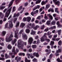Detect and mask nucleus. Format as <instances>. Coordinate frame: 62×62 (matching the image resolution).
<instances>
[{"label": "nucleus", "mask_w": 62, "mask_h": 62, "mask_svg": "<svg viewBox=\"0 0 62 62\" xmlns=\"http://www.w3.org/2000/svg\"><path fill=\"white\" fill-rule=\"evenodd\" d=\"M12 7H11L5 13V17H7V18L8 17L9 15V14H10V12H11V9H12Z\"/></svg>", "instance_id": "1"}, {"label": "nucleus", "mask_w": 62, "mask_h": 62, "mask_svg": "<svg viewBox=\"0 0 62 62\" xmlns=\"http://www.w3.org/2000/svg\"><path fill=\"white\" fill-rule=\"evenodd\" d=\"M13 38V35L12 34H11L8 37V39L7 38L6 39V42H10L13 39V38Z\"/></svg>", "instance_id": "2"}, {"label": "nucleus", "mask_w": 62, "mask_h": 62, "mask_svg": "<svg viewBox=\"0 0 62 62\" xmlns=\"http://www.w3.org/2000/svg\"><path fill=\"white\" fill-rule=\"evenodd\" d=\"M23 41H22V40L21 39H20L18 40L17 42L18 45L17 47L19 48H21V46L22 45V42Z\"/></svg>", "instance_id": "3"}, {"label": "nucleus", "mask_w": 62, "mask_h": 62, "mask_svg": "<svg viewBox=\"0 0 62 62\" xmlns=\"http://www.w3.org/2000/svg\"><path fill=\"white\" fill-rule=\"evenodd\" d=\"M19 31V30L18 29H17L16 31L15 32V35L14 36V37H15L16 38L18 39V31Z\"/></svg>", "instance_id": "4"}, {"label": "nucleus", "mask_w": 62, "mask_h": 62, "mask_svg": "<svg viewBox=\"0 0 62 62\" xmlns=\"http://www.w3.org/2000/svg\"><path fill=\"white\" fill-rule=\"evenodd\" d=\"M12 20H11L9 21L8 22L9 23V27L12 28L13 27V24H12Z\"/></svg>", "instance_id": "5"}, {"label": "nucleus", "mask_w": 62, "mask_h": 62, "mask_svg": "<svg viewBox=\"0 0 62 62\" xmlns=\"http://www.w3.org/2000/svg\"><path fill=\"white\" fill-rule=\"evenodd\" d=\"M33 41V39L32 37H30L29 38V40L28 41V42L30 44H31L32 42Z\"/></svg>", "instance_id": "6"}, {"label": "nucleus", "mask_w": 62, "mask_h": 62, "mask_svg": "<svg viewBox=\"0 0 62 62\" xmlns=\"http://www.w3.org/2000/svg\"><path fill=\"white\" fill-rule=\"evenodd\" d=\"M57 0H53V1L54 3H55L56 5H57V6H59V4H60V2L59 1H58L57 2H55Z\"/></svg>", "instance_id": "7"}, {"label": "nucleus", "mask_w": 62, "mask_h": 62, "mask_svg": "<svg viewBox=\"0 0 62 62\" xmlns=\"http://www.w3.org/2000/svg\"><path fill=\"white\" fill-rule=\"evenodd\" d=\"M50 5L49 4H46V5L45 8V10H47L50 7Z\"/></svg>", "instance_id": "8"}, {"label": "nucleus", "mask_w": 62, "mask_h": 62, "mask_svg": "<svg viewBox=\"0 0 62 62\" xmlns=\"http://www.w3.org/2000/svg\"><path fill=\"white\" fill-rule=\"evenodd\" d=\"M23 35V37L24 39H27V36L24 33H23L22 34Z\"/></svg>", "instance_id": "9"}, {"label": "nucleus", "mask_w": 62, "mask_h": 62, "mask_svg": "<svg viewBox=\"0 0 62 62\" xmlns=\"http://www.w3.org/2000/svg\"><path fill=\"white\" fill-rule=\"evenodd\" d=\"M33 55L34 56H36L37 57H39V54L38 53L34 52L33 53Z\"/></svg>", "instance_id": "10"}, {"label": "nucleus", "mask_w": 62, "mask_h": 62, "mask_svg": "<svg viewBox=\"0 0 62 62\" xmlns=\"http://www.w3.org/2000/svg\"><path fill=\"white\" fill-rule=\"evenodd\" d=\"M19 16H20V13H18L17 14L16 13L14 14L13 17L14 18H15V17H19Z\"/></svg>", "instance_id": "11"}, {"label": "nucleus", "mask_w": 62, "mask_h": 62, "mask_svg": "<svg viewBox=\"0 0 62 62\" xmlns=\"http://www.w3.org/2000/svg\"><path fill=\"white\" fill-rule=\"evenodd\" d=\"M47 15L48 16H49V18L50 19V20H53V16H52V15H51V14H47Z\"/></svg>", "instance_id": "12"}, {"label": "nucleus", "mask_w": 62, "mask_h": 62, "mask_svg": "<svg viewBox=\"0 0 62 62\" xmlns=\"http://www.w3.org/2000/svg\"><path fill=\"white\" fill-rule=\"evenodd\" d=\"M22 44L21 45V46L20 48H22V47H23V44H24L25 45H26V42H24L22 41Z\"/></svg>", "instance_id": "13"}, {"label": "nucleus", "mask_w": 62, "mask_h": 62, "mask_svg": "<svg viewBox=\"0 0 62 62\" xmlns=\"http://www.w3.org/2000/svg\"><path fill=\"white\" fill-rule=\"evenodd\" d=\"M14 0H12L10 2V3L9 4V6H8V8H10V7H11V6H12V5L13 2V1H14Z\"/></svg>", "instance_id": "14"}, {"label": "nucleus", "mask_w": 62, "mask_h": 62, "mask_svg": "<svg viewBox=\"0 0 62 62\" xmlns=\"http://www.w3.org/2000/svg\"><path fill=\"white\" fill-rule=\"evenodd\" d=\"M45 37H43V36L40 39V40L41 42H43L45 40Z\"/></svg>", "instance_id": "15"}, {"label": "nucleus", "mask_w": 62, "mask_h": 62, "mask_svg": "<svg viewBox=\"0 0 62 62\" xmlns=\"http://www.w3.org/2000/svg\"><path fill=\"white\" fill-rule=\"evenodd\" d=\"M35 25L34 23L32 24L31 25V27H30L28 26V27L30 29H31L32 28H33L34 27H35Z\"/></svg>", "instance_id": "16"}, {"label": "nucleus", "mask_w": 62, "mask_h": 62, "mask_svg": "<svg viewBox=\"0 0 62 62\" xmlns=\"http://www.w3.org/2000/svg\"><path fill=\"white\" fill-rule=\"evenodd\" d=\"M37 7L36 6L34 7L33 10H35L36 9H37V8H39L40 7L39 5H37Z\"/></svg>", "instance_id": "17"}, {"label": "nucleus", "mask_w": 62, "mask_h": 62, "mask_svg": "<svg viewBox=\"0 0 62 62\" xmlns=\"http://www.w3.org/2000/svg\"><path fill=\"white\" fill-rule=\"evenodd\" d=\"M17 39H15L14 40V41L12 42V44L13 45H14Z\"/></svg>", "instance_id": "18"}, {"label": "nucleus", "mask_w": 62, "mask_h": 62, "mask_svg": "<svg viewBox=\"0 0 62 62\" xmlns=\"http://www.w3.org/2000/svg\"><path fill=\"white\" fill-rule=\"evenodd\" d=\"M36 33V31H34L32 30H31V35H35Z\"/></svg>", "instance_id": "19"}, {"label": "nucleus", "mask_w": 62, "mask_h": 62, "mask_svg": "<svg viewBox=\"0 0 62 62\" xmlns=\"http://www.w3.org/2000/svg\"><path fill=\"white\" fill-rule=\"evenodd\" d=\"M8 23H7L5 24V29H7V28H9V27H8Z\"/></svg>", "instance_id": "20"}, {"label": "nucleus", "mask_w": 62, "mask_h": 62, "mask_svg": "<svg viewBox=\"0 0 62 62\" xmlns=\"http://www.w3.org/2000/svg\"><path fill=\"white\" fill-rule=\"evenodd\" d=\"M12 52L14 53L13 54H16V53H15V47H13V49H12Z\"/></svg>", "instance_id": "21"}, {"label": "nucleus", "mask_w": 62, "mask_h": 62, "mask_svg": "<svg viewBox=\"0 0 62 62\" xmlns=\"http://www.w3.org/2000/svg\"><path fill=\"white\" fill-rule=\"evenodd\" d=\"M31 18L30 17H27V21L28 22H30L31 21Z\"/></svg>", "instance_id": "22"}, {"label": "nucleus", "mask_w": 62, "mask_h": 62, "mask_svg": "<svg viewBox=\"0 0 62 62\" xmlns=\"http://www.w3.org/2000/svg\"><path fill=\"white\" fill-rule=\"evenodd\" d=\"M48 12L51 11L52 12H54V10L53 8H51L50 9H48Z\"/></svg>", "instance_id": "23"}, {"label": "nucleus", "mask_w": 62, "mask_h": 62, "mask_svg": "<svg viewBox=\"0 0 62 62\" xmlns=\"http://www.w3.org/2000/svg\"><path fill=\"white\" fill-rule=\"evenodd\" d=\"M25 31L26 33L28 34L29 33H30V31L29 29H26L25 30Z\"/></svg>", "instance_id": "24"}, {"label": "nucleus", "mask_w": 62, "mask_h": 62, "mask_svg": "<svg viewBox=\"0 0 62 62\" xmlns=\"http://www.w3.org/2000/svg\"><path fill=\"white\" fill-rule=\"evenodd\" d=\"M25 25V24L23 23H22L21 24V26L22 27H23Z\"/></svg>", "instance_id": "25"}, {"label": "nucleus", "mask_w": 62, "mask_h": 62, "mask_svg": "<svg viewBox=\"0 0 62 62\" xmlns=\"http://www.w3.org/2000/svg\"><path fill=\"white\" fill-rule=\"evenodd\" d=\"M41 4L42 6H43V5H45V4H46V3L45 2V1H44V0H43Z\"/></svg>", "instance_id": "26"}, {"label": "nucleus", "mask_w": 62, "mask_h": 62, "mask_svg": "<svg viewBox=\"0 0 62 62\" xmlns=\"http://www.w3.org/2000/svg\"><path fill=\"white\" fill-rule=\"evenodd\" d=\"M41 1V0H38L36 2V4H39Z\"/></svg>", "instance_id": "27"}, {"label": "nucleus", "mask_w": 62, "mask_h": 62, "mask_svg": "<svg viewBox=\"0 0 62 62\" xmlns=\"http://www.w3.org/2000/svg\"><path fill=\"white\" fill-rule=\"evenodd\" d=\"M8 49L10 50L12 48V46H11L10 45H9L8 46Z\"/></svg>", "instance_id": "28"}, {"label": "nucleus", "mask_w": 62, "mask_h": 62, "mask_svg": "<svg viewBox=\"0 0 62 62\" xmlns=\"http://www.w3.org/2000/svg\"><path fill=\"white\" fill-rule=\"evenodd\" d=\"M49 29L50 28H46L44 31V32H47V31H49Z\"/></svg>", "instance_id": "29"}, {"label": "nucleus", "mask_w": 62, "mask_h": 62, "mask_svg": "<svg viewBox=\"0 0 62 62\" xmlns=\"http://www.w3.org/2000/svg\"><path fill=\"white\" fill-rule=\"evenodd\" d=\"M44 38H45V39H47V33H44V35L43 36Z\"/></svg>", "instance_id": "30"}, {"label": "nucleus", "mask_w": 62, "mask_h": 62, "mask_svg": "<svg viewBox=\"0 0 62 62\" xmlns=\"http://www.w3.org/2000/svg\"><path fill=\"white\" fill-rule=\"evenodd\" d=\"M6 31H3L2 32V35L3 36H4L6 34Z\"/></svg>", "instance_id": "31"}, {"label": "nucleus", "mask_w": 62, "mask_h": 62, "mask_svg": "<svg viewBox=\"0 0 62 62\" xmlns=\"http://www.w3.org/2000/svg\"><path fill=\"white\" fill-rule=\"evenodd\" d=\"M31 60H28L26 58H25V62H30Z\"/></svg>", "instance_id": "32"}, {"label": "nucleus", "mask_w": 62, "mask_h": 62, "mask_svg": "<svg viewBox=\"0 0 62 62\" xmlns=\"http://www.w3.org/2000/svg\"><path fill=\"white\" fill-rule=\"evenodd\" d=\"M57 24L58 25V27H61V26H60V27L59 26L60 25V24H59V21H58L57 22Z\"/></svg>", "instance_id": "33"}, {"label": "nucleus", "mask_w": 62, "mask_h": 62, "mask_svg": "<svg viewBox=\"0 0 62 62\" xmlns=\"http://www.w3.org/2000/svg\"><path fill=\"white\" fill-rule=\"evenodd\" d=\"M46 24L47 25H50L51 24V21H47L46 23Z\"/></svg>", "instance_id": "34"}, {"label": "nucleus", "mask_w": 62, "mask_h": 62, "mask_svg": "<svg viewBox=\"0 0 62 62\" xmlns=\"http://www.w3.org/2000/svg\"><path fill=\"white\" fill-rule=\"evenodd\" d=\"M57 32H58V34L59 35V36H60L61 34V30H58L57 31Z\"/></svg>", "instance_id": "35"}, {"label": "nucleus", "mask_w": 62, "mask_h": 62, "mask_svg": "<svg viewBox=\"0 0 62 62\" xmlns=\"http://www.w3.org/2000/svg\"><path fill=\"white\" fill-rule=\"evenodd\" d=\"M53 55H53V54H50L49 57V58L51 59V58L52 57H53Z\"/></svg>", "instance_id": "36"}, {"label": "nucleus", "mask_w": 62, "mask_h": 62, "mask_svg": "<svg viewBox=\"0 0 62 62\" xmlns=\"http://www.w3.org/2000/svg\"><path fill=\"white\" fill-rule=\"evenodd\" d=\"M58 9V8H55V12H57V13H58V14H59V12H58V11L57 10Z\"/></svg>", "instance_id": "37"}, {"label": "nucleus", "mask_w": 62, "mask_h": 62, "mask_svg": "<svg viewBox=\"0 0 62 62\" xmlns=\"http://www.w3.org/2000/svg\"><path fill=\"white\" fill-rule=\"evenodd\" d=\"M55 21L54 20H53L51 22V24L53 25H55Z\"/></svg>", "instance_id": "38"}, {"label": "nucleus", "mask_w": 62, "mask_h": 62, "mask_svg": "<svg viewBox=\"0 0 62 62\" xmlns=\"http://www.w3.org/2000/svg\"><path fill=\"white\" fill-rule=\"evenodd\" d=\"M19 24H20V22H18L17 23L16 26V27H18L19 26Z\"/></svg>", "instance_id": "39"}, {"label": "nucleus", "mask_w": 62, "mask_h": 62, "mask_svg": "<svg viewBox=\"0 0 62 62\" xmlns=\"http://www.w3.org/2000/svg\"><path fill=\"white\" fill-rule=\"evenodd\" d=\"M51 49L49 50V51L48 52V53L47 52L46 54V56H47V55H48V54H49L50 53H51Z\"/></svg>", "instance_id": "40"}, {"label": "nucleus", "mask_w": 62, "mask_h": 62, "mask_svg": "<svg viewBox=\"0 0 62 62\" xmlns=\"http://www.w3.org/2000/svg\"><path fill=\"white\" fill-rule=\"evenodd\" d=\"M37 47V45H32V47L33 49H35V48H36Z\"/></svg>", "instance_id": "41"}, {"label": "nucleus", "mask_w": 62, "mask_h": 62, "mask_svg": "<svg viewBox=\"0 0 62 62\" xmlns=\"http://www.w3.org/2000/svg\"><path fill=\"white\" fill-rule=\"evenodd\" d=\"M31 15H32V16H34V14H36V13L35 11H33L31 13Z\"/></svg>", "instance_id": "42"}, {"label": "nucleus", "mask_w": 62, "mask_h": 62, "mask_svg": "<svg viewBox=\"0 0 62 62\" xmlns=\"http://www.w3.org/2000/svg\"><path fill=\"white\" fill-rule=\"evenodd\" d=\"M58 44L59 45H61V44H62V41H61L60 40L58 42Z\"/></svg>", "instance_id": "43"}, {"label": "nucleus", "mask_w": 62, "mask_h": 62, "mask_svg": "<svg viewBox=\"0 0 62 62\" xmlns=\"http://www.w3.org/2000/svg\"><path fill=\"white\" fill-rule=\"evenodd\" d=\"M44 27H45V25H43L42 26L40 27V28L41 29L43 30V29H44Z\"/></svg>", "instance_id": "44"}, {"label": "nucleus", "mask_w": 62, "mask_h": 62, "mask_svg": "<svg viewBox=\"0 0 62 62\" xmlns=\"http://www.w3.org/2000/svg\"><path fill=\"white\" fill-rule=\"evenodd\" d=\"M61 52V50L60 49H59L58 50H56V53H60Z\"/></svg>", "instance_id": "45"}, {"label": "nucleus", "mask_w": 62, "mask_h": 62, "mask_svg": "<svg viewBox=\"0 0 62 62\" xmlns=\"http://www.w3.org/2000/svg\"><path fill=\"white\" fill-rule=\"evenodd\" d=\"M52 34V32L48 31L47 32V36H49V35H50L51 34Z\"/></svg>", "instance_id": "46"}, {"label": "nucleus", "mask_w": 62, "mask_h": 62, "mask_svg": "<svg viewBox=\"0 0 62 62\" xmlns=\"http://www.w3.org/2000/svg\"><path fill=\"white\" fill-rule=\"evenodd\" d=\"M24 31L23 30H20V32L19 34H18V35H19L20 34H22V33Z\"/></svg>", "instance_id": "47"}, {"label": "nucleus", "mask_w": 62, "mask_h": 62, "mask_svg": "<svg viewBox=\"0 0 62 62\" xmlns=\"http://www.w3.org/2000/svg\"><path fill=\"white\" fill-rule=\"evenodd\" d=\"M32 61L33 62H37V59H36V58H34L32 60Z\"/></svg>", "instance_id": "48"}, {"label": "nucleus", "mask_w": 62, "mask_h": 62, "mask_svg": "<svg viewBox=\"0 0 62 62\" xmlns=\"http://www.w3.org/2000/svg\"><path fill=\"white\" fill-rule=\"evenodd\" d=\"M57 61L58 62H62V60H60V59L58 58L57 59Z\"/></svg>", "instance_id": "49"}, {"label": "nucleus", "mask_w": 62, "mask_h": 62, "mask_svg": "<svg viewBox=\"0 0 62 62\" xmlns=\"http://www.w3.org/2000/svg\"><path fill=\"white\" fill-rule=\"evenodd\" d=\"M54 41H51V43L50 44V45H54Z\"/></svg>", "instance_id": "50"}, {"label": "nucleus", "mask_w": 62, "mask_h": 62, "mask_svg": "<svg viewBox=\"0 0 62 62\" xmlns=\"http://www.w3.org/2000/svg\"><path fill=\"white\" fill-rule=\"evenodd\" d=\"M13 11H14L16 10V7H15L14 6L13 7Z\"/></svg>", "instance_id": "51"}, {"label": "nucleus", "mask_w": 62, "mask_h": 62, "mask_svg": "<svg viewBox=\"0 0 62 62\" xmlns=\"http://www.w3.org/2000/svg\"><path fill=\"white\" fill-rule=\"evenodd\" d=\"M22 7L23 6H21L18 9V10H20L22 9Z\"/></svg>", "instance_id": "52"}, {"label": "nucleus", "mask_w": 62, "mask_h": 62, "mask_svg": "<svg viewBox=\"0 0 62 62\" xmlns=\"http://www.w3.org/2000/svg\"><path fill=\"white\" fill-rule=\"evenodd\" d=\"M17 20V18H16L15 19L14 21V23H15L16 22Z\"/></svg>", "instance_id": "53"}, {"label": "nucleus", "mask_w": 62, "mask_h": 62, "mask_svg": "<svg viewBox=\"0 0 62 62\" xmlns=\"http://www.w3.org/2000/svg\"><path fill=\"white\" fill-rule=\"evenodd\" d=\"M3 23V22L2 20H0V24H2V23Z\"/></svg>", "instance_id": "54"}, {"label": "nucleus", "mask_w": 62, "mask_h": 62, "mask_svg": "<svg viewBox=\"0 0 62 62\" xmlns=\"http://www.w3.org/2000/svg\"><path fill=\"white\" fill-rule=\"evenodd\" d=\"M37 19H39V20H40V19H41V18H40V16H39L37 18Z\"/></svg>", "instance_id": "55"}, {"label": "nucleus", "mask_w": 62, "mask_h": 62, "mask_svg": "<svg viewBox=\"0 0 62 62\" xmlns=\"http://www.w3.org/2000/svg\"><path fill=\"white\" fill-rule=\"evenodd\" d=\"M46 41H47V42H49L50 41V40L49 39H45Z\"/></svg>", "instance_id": "56"}, {"label": "nucleus", "mask_w": 62, "mask_h": 62, "mask_svg": "<svg viewBox=\"0 0 62 62\" xmlns=\"http://www.w3.org/2000/svg\"><path fill=\"white\" fill-rule=\"evenodd\" d=\"M46 60V57H44V58L42 59V61H45V60Z\"/></svg>", "instance_id": "57"}, {"label": "nucleus", "mask_w": 62, "mask_h": 62, "mask_svg": "<svg viewBox=\"0 0 62 62\" xmlns=\"http://www.w3.org/2000/svg\"><path fill=\"white\" fill-rule=\"evenodd\" d=\"M5 16V15L2 14L1 15V19H3L4 18V16Z\"/></svg>", "instance_id": "58"}, {"label": "nucleus", "mask_w": 62, "mask_h": 62, "mask_svg": "<svg viewBox=\"0 0 62 62\" xmlns=\"http://www.w3.org/2000/svg\"><path fill=\"white\" fill-rule=\"evenodd\" d=\"M28 51L29 52H32V50L31 49H29L28 50Z\"/></svg>", "instance_id": "59"}, {"label": "nucleus", "mask_w": 62, "mask_h": 62, "mask_svg": "<svg viewBox=\"0 0 62 62\" xmlns=\"http://www.w3.org/2000/svg\"><path fill=\"white\" fill-rule=\"evenodd\" d=\"M30 57L32 59L33 58H34V56H33L31 55L30 56Z\"/></svg>", "instance_id": "60"}, {"label": "nucleus", "mask_w": 62, "mask_h": 62, "mask_svg": "<svg viewBox=\"0 0 62 62\" xmlns=\"http://www.w3.org/2000/svg\"><path fill=\"white\" fill-rule=\"evenodd\" d=\"M28 5V3H25L24 4V7H25Z\"/></svg>", "instance_id": "61"}, {"label": "nucleus", "mask_w": 62, "mask_h": 62, "mask_svg": "<svg viewBox=\"0 0 62 62\" xmlns=\"http://www.w3.org/2000/svg\"><path fill=\"white\" fill-rule=\"evenodd\" d=\"M60 38H57L56 39V41H58V40H60Z\"/></svg>", "instance_id": "62"}, {"label": "nucleus", "mask_w": 62, "mask_h": 62, "mask_svg": "<svg viewBox=\"0 0 62 62\" xmlns=\"http://www.w3.org/2000/svg\"><path fill=\"white\" fill-rule=\"evenodd\" d=\"M48 37L49 39H51V38H52V35H50Z\"/></svg>", "instance_id": "63"}, {"label": "nucleus", "mask_w": 62, "mask_h": 62, "mask_svg": "<svg viewBox=\"0 0 62 62\" xmlns=\"http://www.w3.org/2000/svg\"><path fill=\"white\" fill-rule=\"evenodd\" d=\"M57 37V34L55 35L54 36V38H56Z\"/></svg>", "instance_id": "64"}]
</instances>
